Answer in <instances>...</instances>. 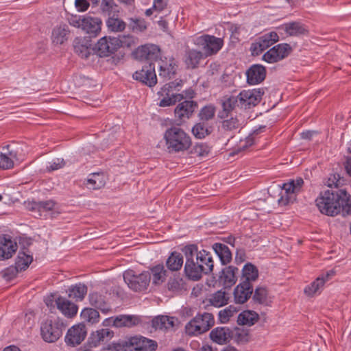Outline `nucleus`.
<instances>
[{"label": "nucleus", "instance_id": "nucleus-16", "mask_svg": "<svg viewBox=\"0 0 351 351\" xmlns=\"http://www.w3.org/2000/svg\"><path fill=\"white\" fill-rule=\"evenodd\" d=\"M114 336V332L108 328H102L93 332L88 339L87 343L90 348H95L101 343H106Z\"/></svg>", "mask_w": 351, "mask_h": 351}, {"label": "nucleus", "instance_id": "nucleus-24", "mask_svg": "<svg viewBox=\"0 0 351 351\" xmlns=\"http://www.w3.org/2000/svg\"><path fill=\"white\" fill-rule=\"evenodd\" d=\"M83 25L82 29L90 36H96L101 31V21L99 18H94L90 16L82 17Z\"/></svg>", "mask_w": 351, "mask_h": 351}, {"label": "nucleus", "instance_id": "nucleus-23", "mask_svg": "<svg viewBox=\"0 0 351 351\" xmlns=\"http://www.w3.org/2000/svg\"><path fill=\"white\" fill-rule=\"evenodd\" d=\"M231 330L227 327H217L213 329L210 334V339L219 345L226 344L231 339Z\"/></svg>", "mask_w": 351, "mask_h": 351}, {"label": "nucleus", "instance_id": "nucleus-42", "mask_svg": "<svg viewBox=\"0 0 351 351\" xmlns=\"http://www.w3.org/2000/svg\"><path fill=\"white\" fill-rule=\"evenodd\" d=\"M87 293V287L82 283L75 284L69 287L68 295L76 301L82 300Z\"/></svg>", "mask_w": 351, "mask_h": 351}, {"label": "nucleus", "instance_id": "nucleus-33", "mask_svg": "<svg viewBox=\"0 0 351 351\" xmlns=\"http://www.w3.org/2000/svg\"><path fill=\"white\" fill-rule=\"evenodd\" d=\"M258 278V270L257 267L250 263H246L242 269L241 282H248L252 284Z\"/></svg>", "mask_w": 351, "mask_h": 351}, {"label": "nucleus", "instance_id": "nucleus-15", "mask_svg": "<svg viewBox=\"0 0 351 351\" xmlns=\"http://www.w3.org/2000/svg\"><path fill=\"white\" fill-rule=\"evenodd\" d=\"M159 67V76L165 80L173 77L176 73L178 65L175 59L172 57L161 58L157 61Z\"/></svg>", "mask_w": 351, "mask_h": 351}, {"label": "nucleus", "instance_id": "nucleus-37", "mask_svg": "<svg viewBox=\"0 0 351 351\" xmlns=\"http://www.w3.org/2000/svg\"><path fill=\"white\" fill-rule=\"evenodd\" d=\"M69 29L66 25H60L53 29L52 42L56 45H62L67 40Z\"/></svg>", "mask_w": 351, "mask_h": 351}, {"label": "nucleus", "instance_id": "nucleus-31", "mask_svg": "<svg viewBox=\"0 0 351 351\" xmlns=\"http://www.w3.org/2000/svg\"><path fill=\"white\" fill-rule=\"evenodd\" d=\"M282 28L290 36H298L308 32L305 25L297 21L285 23Z\"/></svg>", "mask_w": 351, "mask_h": 351}, {"label": "nucleus", "instance_id": "nucleus-50", "mask_svg": "<svg viewBox=\"0 0 351 351\" xmlns=\"http://www.w3.org/2000/svg\"><path fill=\"white\" fill-rule=\"evenodd\" d=\"M215 112L216 108L214 105H206L199 110L198 117L202 121H208L215 117Z\"/></svg>", "mask_w": 351, "mask_h": 351}, {"label": "nucleus", "instance_id": "nucleus-12", "mask_svg": "<svg viewBox=\"0 0 351 351\" xmlns=\"http://www.w3.org/2000/svg\"><path fill=\"white\" fill-rule=\"evenodd\" d=\"M133 78L149 87L155 86L157 83V77L154 62H145L142 69L133 74Z\"/></svg>", "mask_w": 351, "mask_h": 351}, {"label": "nucleus", "instance_id": "nucleus-43", "mask_svg": "<svg viewBox=\"0 0 351 351\" xmlns=\"http://www.w3.org/2000/svg\"><path fill=\"white\" fill-rule=\"evenodd\" d=\"M191 131L196 138L202 139L211 134L212 127L208 126L204 122H199L192 128Z\"/></svg>", "mask_w": 351, "mask_h": 351}, {"label": "nucleus", "instance_id": "nucleus-58", "mask_svg": "<svg viewBox=\"0 0 351 351\" xmlns=\"http://www.w3.org/2000/svg\"><path fill=\"white\" fill-rule=\"evenodd\" d=\"M185 332L189 336H197L204 333L199 325L195 322L193 323V319L186 324Z\"/></svg>", "mask_w": 351, "mask_h": 351}, {"label": "nucleus", "instance_id": "nucleus-19", "mask_svg": "<svg viewBox=\"0 0 351 351\" xmlns=\"http://www.w3.org/2000/svg\"><path fill=\"white\" fill-rule=\"evenodd\" d=\"M197 108V103L194 101L184 100L175 108L174 113L177 118L182 120L189 119Z\"/></svg>", "mask_w": 351, "mask_h": 351}, {"label": "nucleus", "instance_id": "nucleus-9", "mask_svg": "<svg viewBox=\"0 0 351 351\" xmlns=\"http://www.w3.org/2000/svg\"><path fill=\"white\" fill-rule=\"evenodd\" d=\"M119 40L115 37L104 36L100 38L93 49L95 54L101 58L110 56L118 49Z\"/></svg>", "mask_w": 351, "mask_h": 351}, {"label": "nucleus", "instance_id": "nucleus-11", "mask_svg": "<svg viewBox=\"0 0 351 351\" xmlns=\"http://www.w3.org/2000/svg\"><path fill=\"white\" fill-rule=\"evenodd\" d=\"M293 51L289 44H278L264 53L263 60L268 63H275L286 58Z\"/></svg>", "mask_w": 351, "mask_h": 351}, {"label": "nucleus", "instance_id": "nucleus-56", "mask_svg": "<svg viewBox=\"0 0 351 351\" xmlns=\"http://www.w3.org/2000/svg\"><path fill=\"white\" fill-rule=\"evenodd\" d=\"M128 26L133 32H141L147 29L146 22L141 19H130Z\"/></svg>", "mask_w": 351, "mask_h": 351}, {"label": "nucleus", "instance_id": "nucleus-2", "mask_svg": "<svg viewBox=\"0 0 351 351\" xmlns=\"http://www.w3.org/2000/svg\"><path fill=\"white\" fill-rule=\"evenodd\" d=\"M315 203L320 213L328 216H336L341 211L343 215H351L350 195L343 189L321 192Z\"/></svg>", "mask_w": 351, "mask_h": 351}, {"label": "nucleus", "instance_id": "nucleus-47", "mask_svg": "<svg viewBox=\"0 0 351 351\" xmlns=\"http://www.w3.org/2000/svg\"><path fill=\"white\" fill-rule=\"evenodd\" d=\"M81 318L84 322L93 324L99 322V312L92 308H86L81 312Z\"/></svg>", "mask_w": 351, "mask_h": 351}, {"label": "nucleus", "instance_id": "nucleus-53", "mask_svg": "<svg viewBox=\"0 0 351 351\" xmlns=\"http://www.w3.org/2000/svg\"><path fill=\"white\" fill-rule=\"evenodd\" d=\"M106 25L109 30L114 32H122L125 28V23L114 16L108 19Z\"/></svg>", "mask_w": 351, "mask_h": 351}, {"label": "nucleus", "instance_id": "nucleus-6", "mask_svg": "<svg viewBox=\"0 0 351 351\" xmlns=\"http://www.w3.org/2000/svg\"><path fill=\"white\" fill-rule=\"evenodd\" d=\"M182 80L177 79L164 85L158 92V95L164 97L160 101L159 106L161 107L170 106L183 99L184 95L176 93L180 90L179 88L182 86Z\"/></svg>", "mask_w": 351, "mask_h": 351}, {"label": "nucleus", "instance_id": "nucleus-3", "mask_svg": "<svg viewBox=\"0 0 351 351\" xmlns=\"http://www.w3.org/2000/svg\"><path fill=\"white\" fill-rule=\"evenodd\" d=\"M169 153H180L187 151L192 145L191 138L182 128L173 125L164 133Z\"/></svg>", "mask_w": 351, "mask_h": 351}, {"label": "nucleus", "instance_id": "nucleus-10", "mask_svg": "<svg viewBox=\"0 0 351 351\" xmlns=\"http://www.w3.org/2000/svg\"><path fill=\"white\" fill-rule=\"evenodd\" d=\"M264 94L263 89L243 90L237 96L238 106L241 108H250L256 106Z\"/></svg>", "mask_w": 351, "mask_h": 351}, {"label": "nucleus", "instance_id": "nucleus-59", "mask_svg": "<svg viewBox=\"0 0 351 351\" xmlns=\"http://www.w3.org/2000/svg\"><path fill=\"white\" fill-rule=\"evenodd\" d=\"M193 151L198 156H206L210 152V147L205 143H199L194 146Z\"/></svg>", "mask_w": 351, "mask_h": 351}, {"label": "nucleus", "instance_id": "nucleus-41", "mask_svg": "<svg viewBox=\"0 0 351 351\" xmlns=\"http://www.w3.org/2000/svg\"><path fill=\"white\" fill-rule=\"evenodd\" d=\"M87 186L92 190H97L106 184L105 176L100 173H94L90 175L87 180Z\"/></svg>", "mask_w": 351, "mask_h": 351}, {"label": "nucleus", "instance_id": "nucleus-27", "mask_svg": "<svg viewBox=\"0 0 351 351\" xmlns=\"http://www.w3.org/2000/svg\"><path fill=\"white\" fill-rule=\"evenodd\" d=\"M204 53L196 49H188L184 54V63L187 69H195L199 66Z\"/></svg>", "mask_w": 351, "mask_h": 351}, {"label": "nucleus", "instance_id": "nucleus-29", "mask_svg": "<svg viewBox=\"0 0 351 351\" xmlns=\"http://www.w3.org/2000/svg\"><path fill=\"white\" fill-rule=\"evenodd\" d=\"M193 319V323L201 327L202 332L204 333L207 332L215 324L213 315L210 313H204L203 314H197Z\"/></svg>", "mask_w": 351, "mask_h": 351}, {"label": "nucleus", "instance_id": "nucleus-21", "mask_svg": "<svg viewBox=\"0 0 351 351\" xmlns=\"http://www.w3.org/2000/svg\"><path fill=\"white\" fill-rule=\"evenodd\" d=\"M130 343L135 351H155L158 347L156 341L144 337H135L130 339Z\"/></svg>", "mask_w": 351, "mask_h": 351}, {"label": "nucleus", "instance_id": "nucleus-20", "mask_svg": "<svg viewBox=\"0 0 351 351\" xmlns=\"http://www.w3.org/2000/svg\"><path fill=\"white\" fill-rule=\"evenodd\" d=\"M112 321V326L117 328L132 327L141 323V319L137 315H119L109 319Z\"/></svg>", "mask_w": 351, "mask_h": 351}, {"label": "nucleus", "instance_id": "nucleus-60", "mask_svg": "<svg viewBox=\"0 0 351 351\" xmlns=\"http://www.w3.org/2000/svg\"><path fill=\"white\" fill-rule=\"evenodd\" d=\"M119 40L120 44L119 48L122 47H132L136 45V38L132 36L127 35L117 38Z\"/></svg>", "mask_w": 351, "mask_h": 351}, {"label": "nucleus", "instance_id": "nucleus-26", "mask_svg": "<svg viewBox=\"0 0 351 351\" xmlns=\"http://www.w3.org/2000/svg\"><path fill=\"white\" fill-rule=\"evenodd\" d=\"M18 246L16 242L5 237H0V260L11 258L17 250Z\"/></svg>", "mask_w": 351, "mask_h": 351}, {"label": "nucleus", "instance_id": "nucleus-39", "mask_svg": "<svg viewBox=\"0 0 351 351\" xmlns=\"http://www.w3.org/2000/svg\"><path fill=\"white\" fill-rule=\"evenodd\" d=\"M183 263V256L178 252H173L166 261L167 267L171 271L180 270Z\"/></svg>", "mask_w": 351, "mask_h": 351}, {"label": "nucleus", "instance_id": "nucleus-7", "mask_svg": "<svg viewBox=\"0 0 351 351\" xmlns=\"http://www.w3.org/2000/svg\"><path fill=\"white\" fill-rule=\"evenodd\" d=\"M65 325L59 318L47 319L40 325V334L43 340L48 343H53L62 335Z\"/></svg>", "mask_w": 351, "mask_h": 351}, {"label": "nucleus", "instance_id": "nucleus-18", "mask_svg": "<svg viewBox=\"0 0 351 351\" xmlns=\"http://www.w3.org/2000/svg\"><path fill=\"white\" fill-rule=\"evenodd\" d=\"M253 293L252 285L248 282H240L234 290V299L237 304H244Z\"/></svg>", "mask_w": 351, "mask_h": 351}, {"label": "nucleus", "instance_id": "nucleus-64", "mask_svg": "<svg viewBox=\"0 0 351 351\" xmlns=\"http://www.w3.org/2000/svg\"><path fill=\"white\" fill-rule=\"evenodd\" d=\"M83 22L84 21H82V18L80 16H71L70 18H69V24L75 27L82 29Z\"/></svg>", "mask_w": 351, "mask_h": 351}, {"label": "nucleus", "instance_id": "nucleus-40", "mask_svg": "<svg viewBox=\"0 0 351 351\" xmlns=\"http://www.w3.org/2000/svg\"><path fill=\"white\" fill-rule=\"evenodd\" d=\"M229 296L226 291L219 290L213 293L208 301L210 304L215 307H221L228 304Z\"/></svg>", "mask_w": 351, "mask_h": 351}, {"label": "nucleus", "instance_id": "nucleus-13", "mask_svg": "<svg viewBox=\"0 0 351 351\" xmlns=\"http://www.w3.org/2000/svg\"><path fill=\"white\" fill-rule=\"evenodd\" d=\"M136 58L145 62L158 61L160 57V49L155 45H145L138 47L134 52Z\"/></svg>", "mask_w": 351, "mask_h": 351}, {"label": "nucleus", "instance_id": "nucleus-51", "mask_svg": "<svg viewBox=\"0 0 351 351\" xmlns=\"http://www.w3.org/2000/svg\"><path fill=\"white\" fill-rule=\"evenodd\" d=\"M258 39L266 49L279 40V36L276 32L266 33Z\"/></svg>", "mask_w": 351, "mask_h": 351}, {"label": "nucleus", "instance_id": "nucleus-46", "mask_svg": "<svg viewBox=\"0 0 351 351\" xmlns=\"http://www.w3.org/2000/svg\"><path fill=\"white\" fill-rule=\"evenodd\" d=\"M230 336V340H232L238 344L247 343L250 338L248 331L239 328H235L234 330H231Z\"/></svg>", "mask_w": 351, "mask_h": 351}, {"label": "nucleus", "instance_id": "nucleus-48", "mask_svg": "<svg viewBox=\"0 0 351 351\" xmlns=\"http://www.w3.org/2000/svg\"><path fill=\"white\" fill-rule=\"evenodd\" d=\"M75 52L82 58H88L90 56H95V53L91 54L90 49L88 47L87 44L82 43L80 39H76L73 44Z\"/></svg>", "mask_w": 351, "mask_h": 351}, {"label": "nucleus", "instance_id": "nucleus-25", "mask_svg": "<svg viewBox=\"0 0 351 351\" xmlns=\"http://www.w3.org/2000/svg\"><path fill=\"white\" fill-rule=\"evenodd\" d=\"M238 271V268L232 265L228 266L223 269L221 274L219 276V280L224 287H231L235 284L237 280V274Z\"/></svg>", "mask_w": 351, "mask_h": 351}, {"label": "nucleus", "instance_id": "nucleus-55", "mask_svg": "<svg viewBox=\"0 0 351 351\" xmlns=\"http://www.w3.org/2000/svg\"><path fill=\"white\" fill-rule=\"evenodd\" d=\"M238 312V309L232 305L219 312V319L221 323H227L230 319Z\"/></svg>", "mask_w": 351, "mask_h": 351}, {"label": "nucleus", "instance_id": "nucleus-63", "mask_svg": "<svg viewBox=\"0 0 351 351\" xmlns=\"http://www.w3.org/2000/svg\"><path fill=\"white\" fill-rule=\"evenodd\" d=\"M38 208L45 211H50L54 208L55 202L52 200L40 202L38 204Z\"/></svg>", "mask_w": 351, "mask_h": 351}, {"label": "nucleus", "instance_id": "nucleus-36", "mask_svg": "<svg viewBox=\"0 0 351 351\" xmlns=\"http://www.w3.org/2000/svg\"><path fill=\"white\" fill-rule=\"evenodd\" d=\"M90 304L99 309L103 313H108L110 311V306L105 300V297L98 293H92L89 295Z\"/></svg>", "mask_w": 351, "mask_h": 351}, {"label": "nucleus", "instance_id": "nucleus-35", "mask_svg": "<svg viewBox=\"0 0 351 351\" xmlns=\"http://www.w3.org/2000/svg\"><path fill=\"white\" fill-rule=\"evenodd\" d=\"M238 99H237V97L234 96H231L223 100L221 103L222 110L220 111L218 114L219 118H228L229 114L237 106H238Z\"/></svg>", "mask_w": 351, "mask_h": 351}, {"label": "nucleus", "instance_id": "nucleus-22", "mask_svg": "<svg viewBox=\"0 0 351 351\" xmlns=\"http://www.w3.org/2000/svg\"><path fill=\"white\" fill-rule=\"evenodd\" d=\"M57 308L67 317H73L76 315L78 307L74 303L66 298L59 296L55 301Z\"/></svg>", "mask_w": 351, "mask_h": 351}, {"label": "nucleus", "instance_id": "nucleus-61", "mask_svg": "<svg viewBox=\"0 0 351 351\" xmlns=\"http://www.w3.org/2000/svg\"><path fill=\"white\" fill-rule=\"evenodd\" d=\"M14 166L13 160L5 154H0V169H8Z\"/></svg>", "mask_w": 351, "mask_h": 351}, {"label": "nucleus", "instance_id": "nucleus-28", "mask_svg": "<svg viewBox=\"0 0 351 351\" xmlns=\"http://www.w3.org/2000/svg\"><path fill=\"white\" fill-rule=\"evenodd\" d=\"M33 261L32 254L27 249L19 251L15 261V268L17 271L25 270Z\"/></svg>", "mask_w": 351, "mask_h": 351}, {"label": "nucleus", "instance_id": "nucleus-38", "mask_svg": "<svg viewBox=\"0 0 351 351\" xmlns=\"http://www.w3.org/2000/svg\"><path fill=\"white\" fill-rule=\"evenodd\" d=\"M149 273L152 275V283L158 285L165 282L167 277V271L162 264H158L150 269Z\"/></svg>", "mask_w": 351, "mask_h": 351}, {"label": "nucleus", "instance_id": "nucleus-57", "mask_svg": "<svg viewBox=\"0 0 351 351\" xmlns=\"http://www.w3.org/2000/svg\"><path fill=\"white\" fill-rule=\"evenodd\" d=\"M117 5L114 0H102L101 10L104 15L110 16L112 12L117 10Z\"/></svg>", "mask_w": 351, "mask_h": 351}, {"label": "nucleus", "instance_id": "nucleus-49", "mask_svg": "<svg viewBox=\"0 0 351 351\" xmlns=\"http://www.w3.org/2000/svg\"><path fill=\"white\" fill-rule=\"evenodd\" d=\"M168 289L174 293H178L185 290V283L180 277L170 278L167 283Z\"/></svg>", "mask_w": 351, "mask_h": 351}, {"label": "nucleus", "instance_id": "nucleus-62", "mask_svg": "<svg viewBox=\"0 0 351 351\" xmlns=\"http://www.w3.org/2000/svg\"><path fill=\"white\" fill-rule=\"evenodd\" d=\"M265 49H266L263 47L258 38L252 43L250 46V51L252 56H258Z\"/></svg>", "mask_w": 351, "mask_h": 351}, {"label": "nucleus", "instance_id": "nucleus-8", "mask_svg": "<svg viewBox=\"0 0 351 351\" xmlns=\"http://www.w3.org/2000/svg\"><path fill=\"white\" fill-rule=\"evenodd\" d=\"M195 44L201 47L206 57L217 54L223 46V40L213 35L204 34L197 37Z\"/></svg>", "mask_w": 351, "mask_h": 351}, {"label": "nucleus", "instance_id": "nucleus-5", "mask_svg": "<svg viewBox=\"0 0 351 351\" xmlns=\"http://www.w3.org/2000/svg\"><path fill=\"white\" fill-rule=\"evenodd\" d=\"M304 183L303 179L300 177L284 183L281 187L280 197L278 199V205L286 206L295 202L297 195L302 191Z\"/></svg>", "mask_w": 351, "mask_h": 351}, {"label": "nucleus", "instance_id": "nucleus-44", "mask_svg": "<svg viewBox=\"0 0 351 351\" xmlns=\"http://www.w3.org/2000/svg\"><path fill=\"white\" fill-rule=\"evenodd\" d=\"M252 300L255 303L265 306L269 305L270 301L268 298V292L267 289L263 287H257L252 295Z\"/></svg>", "mask_w": 351, "mask_h": 351}, {"label": "nucleus", "instance_id": "nucleus-30", "mask_svg": "<svg viewBox=\"0 0 351 351\" xmlns=\"http://www.w3.org/2000/svg\"><path fill=\"white\" fill-rule=\"evenodd\" d=\"M176 322L177 319L173 317L161 315L155 317L152 321V324L156 330H168L173 328Z\"/></svg>", "mask_w": 351, "mask_h": 351}, {"label": "nucleus", "instance_id": "nucleus-4", "mask_svg": "<svg viewBox=\"0 0 351 351\" xmlns=\"http://www.w3.org/2000/svg\"><path fill=\"white\" fill-rule=\"evenodd\" d=\"M123 276L128 287L135 292L146 291L151 282L149 271L138 274L133 269H128L123 272Z\"/></svg>", "mask_w": 351, "mask_h": 351}, {"label": "nucleus", "instance_id": "nucleus-52", "mask_svg": "<svg viewBox=\"0 0 351 351\" xmlns=\"http://www.w3.org/2000/svg\"><path fill=\"white\" fill-rule=\"evenodd\" d=\"M223 119L221 128L225 131H233L241 126V123L237 117H230Z\"/></svg>", "mask_w": 351, "mask_h": 351}, {"label": "nucleus", "instance_id": "nucleus-54", "mask_svg": "<svg viewBox=\"0 0 351 351\" xmlns=\"http://www.w3.org/2000/svg\"><path fill=\"white\" fill-rule=\"evenodd\" d=\"M168 5V0H154L153 6L145 12L147 16H150L154 12L160 13L167 8Z\"/></svg>", "mask_w": 351, "mask_h": 351}, {"label": "nucleus", "instance_id": "nucleus-1", "mask_svg": "<svg viewBox=\"0 0 351 351\" xmlns=\"http://www.w3.org/2000/svg\"><path fill=\"white\" fill-rule=\"evenodd\" d=\"M181 251L185 257L184 272L188 279L197 281L203 275H208L213 271L214 261L209 252L198 250L196 244H188Z\"/></svg>", "mask_w": 351, "mask_h": 351}, {"label": "nucleus", "instance_id": "nucleus-32", "mask_svg": "<svg viewBox=\"0 0 351 351\" xmlns=\"http://www.w3.org/2000/svg\"><path fill=\"white\" fill-rule=\"evenodd\" d=\"M259 319V315L251 310H245L241 312L237 317V323L239 325L251 326L254 325Z\"/></svg>", "mask_w": 351, "mask_h": 351}, {"label": "nucleus", "instance_id": "nucleus-34", "mask_svg": "<svg viewBox=\"0 0 351 351\" xmlns=\"http://www.w3.org/2000/svg\"><path fill=\"white\" fill-rule=\"evenodd\" d=\"M213 249L219 256L223 265H226L231 261L232 253L227 245L215 243L213 245Z\"/></svg>", "mask_w": 351, "mask_h": 351}, {"label": "nucleus", "instance_id": "nucleus-14", "mask_svg": "<svg viewBox=\"0 0 351 351\" xmlns=\"http://www.w3.org/2000/svg\"><path fill=\"white\" fill-rule=\"evenodd\" d=\"M87 335L84 324H80L69 328L65 336V342L67 345L76 346L80 345Z\"/></svg>", "mask_w": 351, "mask_h": 351}, {"label": "nucleus", "instance_id": "nucleus-45", "mask_svg": "<svg viewBox=\"0 0 351 351\" xmlns=\"http://www.w3.org/2000/svg\"><path fill=\"white\" fill-rule=\"evenodd\" d=\"M329 274L328 273L326 277H318L310 285L306 287L304 293L308 296H313L315 294L319 289L322 287L325 282L328 280Z\"/></svg>", "mask_w": 351, "mask_h": 351}, {"label": "nucleus", "instance_id": "nucleus-17", "mask_svg": "<svg viewBox=\"0 0 351 351\" xmlns=\"http://www.w3.org/2000/svg\"><path fill=\"white\" fill-rule=\"evenodd\" d=\"M247 82L250 85L261 83L266 77V69L261 64H253L246 71Z\"/></svg>", "mask_w": 351, "mask_h": 351}]
</instances>
